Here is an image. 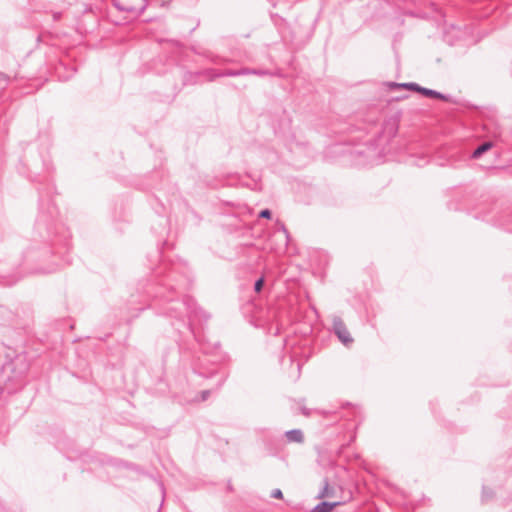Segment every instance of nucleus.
I'll use <instances>...</instances> for the list:
<instances>
[{
	"label": "nucleus",
	"instance_id": "3",
	"mask_svg": "<svg viewBox=\"0 0 512 512\" xmlns=\"http://www.w3.org/2000/svg\"><path fill=\"white\" fill-rule=\"evenodd\" d=\"M332 328L335 335L345 346H349L353 343V338L340 317L333 318Z\"/></svg>",
	"mask_w": 512,
	"mask_h": 512
},
{
	"label": "nucleus",
	"instance_id": "24",
	"mask_svg": "<svg viewBox=\"0 0 512 512\" xmlns=\"http://www.w3.org/2000/svg\"><path fill=\"white\" fill-rule=\"evenodd\" d=\"M60 17H61V13H60V12H55V13L53 14V18H54V20H58V19H60Z\"/></svg>",
	"mask_w": 512,
	"mask_h": 512
},
{
	"label": "nucleus",
	"instance_id": "25",
	"mask_svg": "<svg viewBox=\"0 0 512 512\" xmlns=\"http://www.w3.org/2000/svg\"><path fill=\"white\" fill-rule=\"evenodd\" d=\"M301 411H302V413H303L304 415H306V416H308V415L310 414L309 410H308L307 408H305V407H303V408L301 409Z\"/></svg>",
	"mask_w": 512,
	"mask_h": 512
},
{
	"label": "nucleus",
	"instance_id": "14",
	"mask_svg": "<svg viewBox=\"0 0 512 512\" xmlns=\"http://www.w3.org/2000/svg\"><path fill=\"white\" fill-rule=\"evenodd\" d=\"M237 76H242L241 69L220 70V77H237Z\"/></svg>",
	"mask_w": 512,
	"mask_h": 512
},
{
	"label": "nucleus",
	"instance_id": "16",
	"mask_svg": "<svg viewBox=\"0 0 512 512\" xmlns=\"http://www.w3.org/2000/svg\"><path fill=\"white\" fill-rule=\"evenodd\" d=\"M276 226H277V231L283 233V235L285 237V243L288 244V242L290 240V235H289V232H288L287 228L285 227L284 223L277 221Z\"/></svg>",
	"mask_w": 512,
	"mask_h": 512
},
{
	"label": "nucleus",
	"instance_id": "23",
	"mask_svg": "<svg viewBox=\"0 0 512 512\" xmlns=\"http://www.w3.org/2000/svg\"><path fill=\"white\" fill-rule=\"evenodd\" d=\"M226 379H227V375L222 376V378L220 379V381L218 383V387H221L224 384V382L226 381Z\"/></svg>",
	"mask_w": 512,
	"mask_h": 512
},
{
	"label": "nucleus",
	"instance_id": "4",
	"mask_svg": "<svg viewBox=\"0 0 512 512\" xmlns=\"http://www.w3.org/2000/svg\"><path fill=\"white\" fill-rule=\"evenodd\" d=\"M141 1H142V5L139 8L132 6V5H123L120 2H115L114 5L119 11L135 12L137 14V16H140L144 13V11L146 10V8L148 6V0H141Z\"/></svg>",
	"mask_w": 512,
	"mask_h": 512
},
{
	"label": "nucleus",
	"instance_id": "5",
	"mask_svg": "<svg viewBox=\"0 0 512 512\" xmlns=\"http://www.w3.org/2000/svg\"><path fill=\"white\" fill-rule=\"evenodd\" d=\"M336 494V490L334 487L330 486V483L327 478H324L322 481V488L318 492L316 498L324 499V498H332Z\"/></svg>",
	"mask_w": 512,
	"mask_h": 512
},
{
	"label": "nucleus",
	"instance_id": "28",
	"mask_svg": "<svg viewBox=\"0 0 512 512\" xmlns=\"http://www.w3.org/2000/svg\"><path fill=\"white\" fill-rule=\"evenodd\" d=\"M159 485H160V488H161L162 492H164V486H163V484H162V483H160Z\"/></svg>",
	"mask_w": 512,
	"mask_h": 512
},
{
	"label": "nucleus",
	"instance_id": "29",
	"mask_svg": "<svg viewBox=\"0 0 512 512\" xmlns=\"http://www.w3.org/2000/svg\"><path fill=\"white\" fill-rule=\"evenodd\" d=\"M391 133L394 135L396 133V129L392 128Z\"/></svg>",
	"mask_w": 512,
	"mask_h": 512
},
{
	"label": "nucleus",
	"instance_id": "2",
	"mask_svg": "<svg viewBox=\"0 0 512 512\" xmlns=\"http://www.w3.org/2000/svg\"><path fill=\"white\" fill-rule=\"evenodd\" d=\"M477 219L486 221L495 226L504 229L507 232L512 233V211L505 210L500 211L497 207H491L486 212H480L475 215Z\"/></svg>",
	"mask_w": 512,
	"mask_h": 512
},
{
	"label": "nucleus",
	"instance_id": "21",
	"mask_svg": "<svg viewBox=\"0 0 512 512\" xmlns=\"http://www.w3.org/2000/svg\"><path fill=\"white\" fill-rule=\"evenodd\" d=\"M271 496H272L273 498H278V499H280V498H282V497H283V493H282V491H281L280 489H274V490L272 491Z\"/></svg>",
	"mask_w": 512,
	"mask_h": 512
},
{
	"label": "nucleus",
	"instance_id": "27",
	"mask_svg": "<svg viewBox=\"0 0 512 512\" xmlns=\"http://www.w3.org/2000/svg\"><path fill=\"white\" fill-rule=\"evenodd\" d=\"M356 153L359 154V155H362L364 152L362 150H357Z\"/></svg>",
	"mask_w": 512,
	"mask_h": 512
},
{
	"label": "nucleus",
	"instance_id": "9",
	"mask_svg": "<svg viewBox=\"0 0 512 512\" xmlns=\"http://www.w3.org/2000/svg\"><path fill=\"white\" fill-rule=\"evenodd\" d=\"M289 442L302 443L304 440L303 432L300 429H292L285 433Z\"/></svg>",
	"mask_w": 512,
	"mask_h": 512
},
{
	"label": "nucleus",
	"instance_id": "20",
	"mask_svg": "<svg viewBox=\"0 0 512 512\" xmlns=\"http://www.w3.org/2000/svg\"><path fill=\"white\" fill-rule=\"evenodd\" d=\"M271 211L269 209H263L262 211H260L259 213V217L260 218H266V219H270L271 218Z\"/></svg>",
	"mask_w": 512,
	"mask_h": 512
},
{
	"label": "nucleus",
	"instance_id": "7",
	"mask_svg": "<svg viewBox=\"0 0 512 512\" xmlns=\"http://www.w3.org/2000/svg\"><path fill=\"white\" fill-rule=\"evenodd\" d=\"M190 77L198 78V77H205L207 81H214L216 78L220 77V70L216 69H205L203 71L197 72L195 74H189Z\"/></svg>",
	"mask_w": 512,
	"mask_h": 512
},
{
	"label": "nucleus",
	"instance_id": "15",
	"mask_svg": "<svg viewBox=\"0 0 512 512\" xmlns=\"http://www.w3.org/2000/svg\"><path fill=\"white\" fill-rule=\"evenodd\" d=\"M10 80L11 78L7 74L0 72V92L8 87Z\"/></svg>",
	"mask_w": 512,
	"mask_h": 512
},
{
	"label": "nucleus",
	"instance_id": "8",
	"mask_svg": "<svg viewBox=\"0 0 512 512\" xmlns=\"http://www.w3.org/2000/svg\"><path fill=\"white\" fill-rule=\"evenodd\" d=\"M418 92L421 93L422 95L426 96V97L437 98V99H441L443 101H449L450 100V95L442 94V93H440V92H438L436 90L425 88V87H422V86H420Z\"/></svg>",
	"mask_w": 512,
	"mask_h": 512
},
{
	"label": "nucleus",
	"instance_id": "17",
	"mask_svg": "<svg viewBox=\"0 0 512 512\" xmlns=\"http://www.w3.org/2000/svg\"><path fill=\"white\" fill-rule=\"evenodd\" d=\"M13 364L15 366H20V374H24L28 370L27 364L20 357H17L16 360L13 362Z\"/></svg>",
	"mask_w": 512,
	"mask_h": 512
},
{
	"label": "nucleus",
	"instance_id": "26",
	"mask_svg": "<svg viewBox=\"0 0 512 512\" xmlns=\"http://www.w3.org/2000/svg\"><path fill=\"white\" fill-rule=\"evenodd\" d=\"M43 203V199H42V196L40 197V209H42V204Z\"/></svg>",
	"mask_w": 512,
	"mask_h": 512
},
{
	"label": "nucleus",
	"instance_id": "6",
	"mask_svg": "<svg viewBox=\"0 0 512 512\" xmlns=\"http://www.w3.org/2000/svg\"><path fill=\"white\" fill-rule=\"evenodd\" d=\"M341 504V501H322L319 504H317L312 510H310V512H331L335 507Z\"/></svg>",
	"mask_w": 512,
	"mask_h": 512
},
{
	"label": "nucleus",
	"instance_id": "1",
	"mask_svg": "<svg viewBox=\"0 0 512 512\" xmlns=\"http://www.w3.org/2000/svg\"><path fill=\"white\" fill-rule=\"evenodd\" d=\"M189 269L187 264L181 259L162 260L153 270L150 279L139 284V291L145 297L143 302L153 300L160 301L159 304H149L160 314L175 319L179 326L176 329L184 327L195 339L193 330L195 321H207L209 315L197 306L195 301L185 296L181 300L175 296L190 285Z\"/></svg>",
	"mask_w": 512,
	"mask_h": 512
},
{
	"label": "nucleus",
	"instance_id": "19",
	"mask_svg": "<svg viewBox=\"0 0 512 512\" xmlns=\"http://www.w3.org/2000/svg\"><path fill=\"white\" fill-rule=\"evenodd\" d=\"M263 285H264V279L263 278H259L255 281L254 283V290L256 292H260L261 289L263 288Z\"/></svg>",
	"mask_w": 512,
	"mask_h": 512
},
{
	"label": "nucleus",
	"instance_id": "13",
	"mask_svg": "<svg viewBox=\"0 0 512 512\" xmlns=\"http://www.w3.org/2000/svg\"><path fill=\"white\" fill-rule=\"evenodd\" d=\"M494 498V492L492 489L488 488L487 486L482 487V493H481V501L483 503H486Z\"/></svg>",
	"mask_w": 512,
	"mask_h": 512
},
{
	"label": "nucleus",
	"instance_id": "18",
	"mask_svg": "<svg viewBox=\"0 0 512 512\" xmlns=\"http://www.w3.org/2000/svg\"><path fill=\"white\" fill-rule=\"evenodd\" d=\"M125 467L130 469V470H133V471H135L137 473L145 474L144 471L138 465H136V464L126 463Z\"/></svg>",
	"mask_w": 512,
	"mask_h": 512
},
{
	"label": "nucleus",
	"instance_id": "22",
	"mask_svg": "<svg viewBox=\"0 0 512 512\" xmlns=\"http://www.w3.org/2000/svg\"><path fill=\"white\" fill-rule=\"evenodd\" d=\"M209 395H210V391H209V390H203V391L201 392V400H202V401L207 400V399H208V397H209Z\"/></svg>",
	"mask_w": 512,
	"mask_h": 512
},
{
	"label": "nucleus",
	"instance_id": "12",
	"mask_svg": "<svg viewBox=\"0 0 512 512\" xmlns=\"http://www.w3.org/2000/svg\"><path fill=\"white\" fill-rule=\"evenodd\" d=\"M492 147L491 142H484L480 146H478L472 153V158L477 159L483 153L487 152Z\"/></svg>",
	"mask_w": 512,
	"mask_h": 512
},
{
	"label": "nucleus",
	"instance_id": "11",
	"mask_svg": "<svg viewBox=\"0 0 512 512\" xmlns=\"http://www.w3.org/2000/svg\"><path fill=\"white\" fill-rule=\"evenodd\" d=\"M242 76L244 75H257V76H266L271 75V72L266 69H251V68H241Z\"/></svg>",
	"mask_w": 512,
	"mask_h": 512
},
{
	"label": "nucleus",
	"instance_id": "10",
	"mask_svg": "<svg viewBox=\"0 0 512 512\" xmlns=\"http://www.w3.org/2000/svg\"><path fill=\"white\" fill-rule=\"evenodd\" d=\"M389 87L392 89H408L412 91H419L420 85L414 82H408V83H397V82H390Z\"/></svg>",
	"mask_w": 512,
	"mask_h": 512
}]
</instances>
